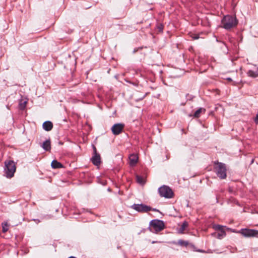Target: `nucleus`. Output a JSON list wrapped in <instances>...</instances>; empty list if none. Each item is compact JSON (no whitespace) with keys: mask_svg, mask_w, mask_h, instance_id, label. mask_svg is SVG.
I'll use <instances>...</instances> for the list:
<instances>
[{"mask_svg":"<svg viewBox=\"0 0 258 258\" xmlns=\"http://www.w3.org/2000/svg\"><path fill=\"white\" fill-rule=\"evenodd\" d=\"M16 170V166L13 160H7L5 162L4 173L8 178L13 177Z\"/></svg>","mask_w":258,"mask_h":258,"instance_id":"f257e3e1","label":"nucleus"},{"mask_svg":"<svg viewBox=\"0 0 258 258\" xmlns=\"http://www.w3.org/2000/svg\"><path fill=\"white\" fill-rule=\"evenodd\" d=\"M221 23L224 29L229 30L235 27L237 24L238 21L235 17L227 15L223 18Z\"/></svg>","mask_w":258,"mask_h":258,"instance_id":"f03ea898","label":"nucleus"},{"mask_svg":"<svg viewBox=\"0 0 258 258\" xmlns=\"http://www.w3.org/2000/svg\"><path fill=\"white\" fill-rule=\"evenodd\" d=\"M165 225L163 221L154 219L150 221L148 229L152 233H157L164 228Z\"/></svg>","mask_w":258,"mask_h":258,"instance_id":"7ed1b4c3","label":"nucleus"},{"mask_svg":"<svg viewBox=\"0 0 258 258\" xmlns=\"http://www.w3.org/2000/svg\"><path fill=\"white\" fill-rule=\"evenodd\" d=\"M214 170L217 175L221 179H225L227 177V170L225 164L221 162L215 163Z\"/></svg>","mask_w":258,"mask_h":258,"instance_id":"20e7f679","label":"nucleus"},{"mask_svg":"<svg viewBox=\"0 0 258 258\" xmlns=\"http://www.w3.org/2000/svg\"><path fill=\"white\" fill-rule=\"evenodd\" d=\"M158 192L161 197L166 199L172 198L174 196V193L172 189L167 185H162L158 188Z\"/></svg>","mask_w":258,"mask_h":258,"instance_id":"39448f33","label":"nucleus"},{"mask_svg":"<svg viewBox=\"0 0 258 258\" xmlns=\"http://www.w3.org/2000/svg\"><path fill=\"white\" fill-rule=\"evenodd\" d=\"M239 233L246 237H258V230L250 229H241Z\"/></svg>","mask_w":258,"mask_h":258,"instance_id":"423d86ee","label":"nucleus"},{"mask_svg":"<svg viewBox=\"0 0 258 258\" xmlns=\"http://www.w3.org/2000/svg\"><path fill=\"white\" fill-rule=\"evenodd\" d=\"M124 127L123 123H116L114 124L111 127V131L112 134L114 135H118L120 134Z\"/></svg>","mask_w":258,"mask_h":258,"instance_id":"0eeeda50","label":"nucleus"},{"mask_svg":"<svg viewBox=\"0 0 258 258\" xmlns=\"http://www.w3.org/2000/svg\"><path fill=\"white\" fill-rule=\"evenodd\" d=\"M134 210H156V209H152L151 207L144 204H134L131 207Z\"/></svg>","mask_w":258,"mask_h":258,"instance_id":"6e6552de","label":"nucleus"},{"mask_svg":"<svg viewBox=\"0 0 258 258\" xmlns=\"http://www.w3.org/2000/svg\"><path fill=\"white\" fill-rule=\"evenodd\" d=\"M101 158L99 154H93L91 158V161L93 164L95 166H98L101 162Z\"/></svg>","mask_w":258,"mask_h":258,"instance_id":"1a4fd4ad","label":"nucleus"},{"mask_svg":"<svg viewBox=\"0 0 258 258\" xmlns=\"http://www.w3.org/2000/svg\"><path fill=\"white\" fill-rule=\"evenodd\" d=\"M74 211H61V213L64 216H69L70 218H77L76 217L77 215H78L79 214H81V213H75V212H73Z\"/></svg>","mask_w":258,"mask_h":258,"instance_id":"9d476101","label":"nucleus"},{"mask_svg":"<svg viewBox=\"0 0 258 258\" xmlns=\"http://www.w3.org/2000/svg\"><path fill=\"white\" fill-rule=\"evenodd\" d=\"M130 164L131 166H134L138 161V156L137 154H131L129 157Z\"/></svg>","mask_w":258,"mask_h":258,"instance_id":"9b49d317","label":"nucleus"},{"mask_svg":"<svg viewBox=\"0 0 258 258\" xmlns=\"http://www.w3.org/2000/svg\"><path fill=\"white\" fill-rule=\"evenodd\" d=\"M42 126L45 131H50L53 127V124L50 121H46L43 123Z\"/></svg>","mask_w":258,"mask_h":258,"instance_id":"f8f14e48","label":"nucleus"},{"mask_svg":"<svg viewBox=\"0 0 258 258\" xmlns=\"http://www.w3.org/2000/svg\"><path fill=\"white\" fill-rule=\"evenodd\" d=\"M171 243L175 245H179L183 247H187L189 245V242L188 241L183 240L182 239H179L177 241H174Z\"/></svg>","mask_w":258,"mask_h":258,"instance_id":"ddd939ff","label":"nucleus"},{"mask_svg":"<svg viewBox=\"0 0 258 258\" xmlns=\"http://www.w3.org/2000/svg\"><path fill=\"white\" fill-rule=\"evenodd\" d=\"M42 147L46 151H50L51 149L50 140L48 139L44 142Z\"/></svg>","mask_w":258,"mask_h":258,"instance_id":"4468645a","label":"nucleus"},{"mask_svg":"<svg viewBox=\"0 0 258 258\" xmlns=\"http://www.w3.org/2000/svg\"><path fill=\"white\" fill-rule=\"evenodd\" d=\"M188 226V223L187 221H184L180 227L177 230V232L179 234H183L184 233V231L185 230V228H187Z\"/></svg>","mask_w":258,"mask_h":258,"instance_id":"2eb2a0df","label":"nucleus"},{"mask_svg":"<svg viewBox=\"0 0 258 258\" xmlns=\"http://www.w3.org/2000/svg\"><path fill=\"white\" fill-rule=\"evenodd\" d=\"M51 166L53 169L60 168L62 167V165L57 161L54 160L52 161Z\"/></svg>","mask_w":258,"mask_h":258,"instance_id":"dca6fc26","label":"nucleus"},{"mask_svg":"<svg viewBox=\"0 0 258 258\" xmlns=\"http://www.w3.org/2000/svg\"><path fill=\"white\" fill-rule=\"evenodd\" d=\"M247 74L249 77H250L252 78H256V77H258V68L256 71L249 70L248 71Z\"/></svg>","mask_w":258,"mask_h":258,"instance_id":"f3484780","label":"nucleus"},{"mask_svg":"<svg viewBox=\"0 0 258 258\" xmlns=\"http://www.w3.org/2000/svg\"><path fill=\"white\" fill-rule=\"evenodd\" d=\"M136 179L138 183H140V184H144L145 183V178L139 175H136Z\"/></svg>","mask_w":258,"mask_h":258,"instance_id":"a211bd4d","label":"nucleus"},{"mask_svg":"<svg viewBox=\"0 0 258 258\" xmlns=\"http://www.w3.org/2000/svg\"><path fill=\"white\" fill-rule=\"evenodd\" d=\"M2 232L6 233L8 231L9 224L8 222L6 221L2 224Z\"/></svg>","mask_w":258,"mask_h":258,"instance_id":"6ab92c4d","label":"nucleus"},{"mask_svg":"<svg viewBox=\"0 0 258 258\" xmlns=\"http://www.w3.org/2000/svg\"><path fill=\"white\" fill-rule=\"evenodd\" d=\"M205 111V109H203L202 108H200L199 109H198L194 113V116L195 117H199L200 115V114L202 112V111Z\"/></svg>","mask_w":258,"mask_h":258,"instance_id":"aec40b11","label":"nucleus"},{"mask_svg":"<svg viewBox=\"0 0 258 258\" xmlns=\"http://www.w3.org/2000/svg\"><path fill=\"white\" fill-rule=\"evenodd\" d=\"M226 235V232L224 231H221L220 233L217 234V238L218 239H222Z\"/></svg>","mask_w":258,"mask_h":258,"instance_id":"412c9836","label":"nucleus"},{"mask_svg":"<svg viewBox=\"0 0 258 258\" xmlns=\"http://www.w3.org/2000/svg\"><path fill=\"white\" fill-rule=\"evenodd\" d=\"M215 229L216 230H218L220 231H224L223 229V226L220 225H216L215 226Z\"/></svg>","mask_w":258,"mask_h":258,"instance_id":"4be33fe9","label":"nucleus"},{"mask_svg":"<svg viewBox=\"0 0 258 258\" xmlns=\"http://www.w3.org/2000/svg\"><path fill=\"white\" fill-rule=\"evenodd\" d=\"M26 102H24L23 103L20 104V108L21 109H23L25 107Z\"/></svg>","mask_w":258,"mask_h":258,"instance_id":"5701e85b","label":"nucleus"},{"mask_svg":"<svg viewBox=\"0 0 258 258\" xmlns=\"http://www.w3.org/2000/svg\"><path fill=\"white\" fill-rule=\"evenodd\" d=\"M196 251L201 252V253H206V251L203 249H196L195 250Z\"/></svg>","mask_w":258,"mask_h":258,"instance_id":"b1692460","label":"nucleus"},{"mask_svg":"<svg viewBox=\"0 0 258 258\" xmlns=\"http://www.w3.org/2000/svg\"><path fill=\"white\" fill-rule=\"evenodd\" d=\"M254 122L256 124H258V112L256 114V116L254 119Z\"/></svg>","mask_w":258,"mask_h":258,"instance_id":"393cba45","label":"nucleus"},{"mask_svg":"<svg viewBox=\"0 0 258 258\" xmlns=\"http://www.w3.org/2000/svg\"><path fill=\"white\" fill-rule=\"evenodd\" d=\"M93 149V154H98L97 152V149L94 145H92Z\"/></svg>","mask_w":258,"mask_h":258,"instance_id":"a878e982","label":"nucleus"},{"mask_svg":"<svg viewBox=\"0 0 258 258\" xmlns=\"http://www.w3.org/2000/svg\"><path fill=\"white\" fill-rule=\"evenodd\" d=\"M158 29H159V31L160 32H162V30H163V26L162 25H160L158 26Z\"/></svg>","mask_w":258,"mask_h":258,"instance_id":"bb28decb","label":"nucleus"},{"mask_svg":"<svg viewBox=\"0 0 258 258\" xmlns=\"http://www.w3.org/2000/svg\"><path fill=\"white\" fill-rule=\"evenodd\" d=\"M199 38V36L197 35H195V36L193 37L194 39H198Z\"/></svg>","mask_w":258,"mask_h":258,"instance_id":"cd10ccee","label":"nucleus"},{"mask_svg":"<svg viewBox=\"0 0 258 258\" xmlns=\"http://www.w3.org/2000/svg\"><path fill=\"white\" fill-rule=\"evenodd\" d=\"M206 253H212V252L211 249H208L207 251H206Z\"/></svg>","mask_w":258,"mask_h":258,"instance_id":"c85d7f7f","label":"nucleus"},{"mask_svg":"<svg viewBox=\"0 0 258 258\" xmlns=\"http://www.w3.org/2000/svg\"><path fill=\"white\" fill-rule=\"evenodd\" d=\"M68 258H76V257L75 256H71L69 257Z\"/></svg>","mask_w":258,"mask_h":258,"instance_id":"c756f323","label":"nucleus"},{"mask_svg":"<svg viewBox=\"0 0 258 258\" xmlns=\"http://www.w3.org/2000/svg\"><path fill=\"white\" fill-rule=\"evenodd\" d=\"M138 212H147L148 211H142V210H141V211H138Z\"/></svg>","mask_w":258,"mask_h":258,"instance_id":"7c9ffc66","label":"nucleus"},{"mask_svg":"<svg viewBox=\"0 0 258 258\" xmlns=\"http://www.w3.org/2000/svg\"><path fill=\"white\" fill-rule=\"evenodd\" d=\"M156 242H157V241H153L152 242V243H156Z\"/></svg>","mask_w":258,"mask_h":258,"instance_id":"2f4dec72","label":"nucleus"},{"mask_svg":"<svg viewBox=\"0 0 258 258\" xmlns=\"http://www.w3.org/2000/svg\"><path fill=\"white\" fill-rule=\"evenodd\" d=\"M222 44H223L224 46H225V47H226V45H225V44L224 42H222Z\"/></svg>","mask_w":258,"mask_h":258,"instance_id":"473e14b6","label":"nucleus"},{"mask_svg":"<svg viewBox=\"0 0 258 258\" xmlns=\"http://www.w3.org/2000/svg\"><path fill=\"white\" fill-rule=\"evenodd\" d=\"M82 212H90V211H85V210H84V211H82Z\"/></svg>","mask_w":258,"mask_h":258,"instance_id":"72a5a7b5","label":"nucleus"},{"mask_svg":"<svg viewBox=\"0 0 258 258\" xmlns=\"http://www.w3.org/2000/svg\"><path fill=\"white\" fill-rule=\"evenodd\" d=\"M228 80H231V78H228L227 79Z\"/></svg>","mask_w":258,"mask_h":258,"instance_id":"f704fd0d","label":"nucleus"}]
</instances>
